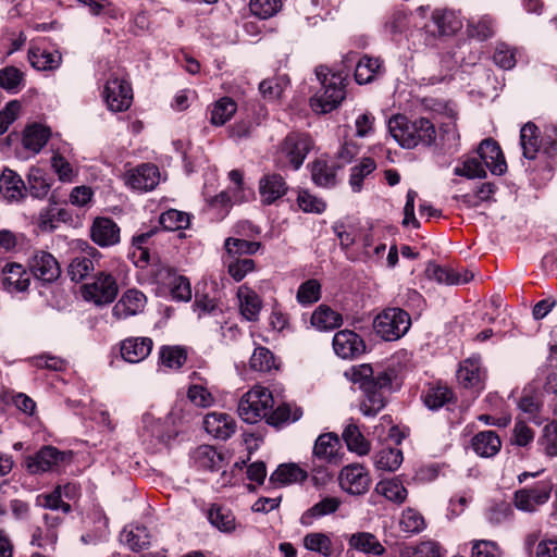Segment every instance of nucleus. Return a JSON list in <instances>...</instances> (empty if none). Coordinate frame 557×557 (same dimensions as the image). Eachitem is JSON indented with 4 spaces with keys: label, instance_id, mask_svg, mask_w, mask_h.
<instances>
[{
    "label": "nucleus",
    "instance_id": "de8ad7c7",
    "mask_svg": "<svg viewBox=\"0 0 557 557\" xmlns=\"http://www.w3.org/2000/svg\"><path fill=\"white\" fill-rule=\"evenodd\" d=\"M224 247L228 258L234 259L240 256L255 255L260 249L261 244L259 242L228 237L225 239Z\"/></svg>",
    "mask_w": 557,
    "mask_h": 557
},
{
    "label": "nucleus",
    "instance_id": "09e8293b",
    "mask_svg": "<svg viewBox=\"0 0 557 557\" xmlns=\"http://www.w3.org/2000/svg\"><path fill=\"white\" fill-rule=\"evenodd\" d=\"M375 491L396 504H401L407 498V490L397 479L380 481L375 486Z\"/></svg>",
    "mask_w": 557,
    "mask_h": 557
},
{
    "label": "nucleus",
    "instance_id": "f704fd0d",
    "mask_svg": "<svg viewBox=\"0 0 557 557\" xmlns=\"http://www.w3.org/2000/svg\"><path fill=\"white\" fill-rule=\"evenodd\" d=\"M520 145L524 158L529 160L536 158L542 140L540 139V129L534 123L529 122L522 126L520 131Z\"/></svg>",
    "mask_w": 557,
    "mask_h": 557
},
{
    "label": "nucleus",
    "instance_id": "7c9ffc66",
    "mask_svg": "<svg viewBox=\"0 0 557 557\" xmlns=\"http://www.w3.org/2000/svg\"><path fill=\"white\" fill-rule=\"evenodd\" d=\"M49 137V128L40 124H33L24 129L22 145L25 150H27L32 154H36L44 148Z\"/></svg>",
    "mask_w": 557,
    "mask_h": 557
},
{
    "label": "nucleus",
    "instance_id": "1a4fd4ad",
    "mask_svg": "<svg viewBox=\"0 0 557 557\" xmlns=\"http://www.w3.org/2000/svg\"><path fill=\"white\" fill-rule=\"evenodd\" d=\"M119 286L114 276L108 272H98L92 282L82 286V296L96 306H104L115 300Z\"/></svg>",
    "mask_w": 557,
    "mask_h": 557
},
{
    "label": "nucleus",
    "instance_id": "39448f33",
    "mask_svg": "<svg viewBox=\"0 0 557 557\" xmlns=\"http://www.w3.org/2000/svg\"><path fill=\"white\" fill-rule=\"evenodd\" d=\"M314 146L309 134L290 132L278 144L275 163L281 170H299Z\"/></svg>",
    "mask_w": 557,
    "mask_h": 557
},
{
    "label": "nucleus",
    "instance_id": "79ce46f5",
    "mask_svg": "<svg viewBox=\"0 0 557 557\" xmlns=\"http://www.w3.org/2000/svg\"><path fill=\"white\" fill-rule=\"evenodd\" d=\"M403 451L399 448L384 447L373 456V462L377 470L393 472L403 462Z\"/></svg>",
    "mask_w": 557,
    "mask_h": 557
},
{
    "label": "nucleus",
    "instance_id": "a18cd8bd",
    "mask_svg": "<svg viewBox=\"0 0 557 557\" xmlns=\"http://www.w3.org/2000/svg\"><path fill=\"white\" fill-rule=\"evenodd\" d=\"M302 411L298 407L292 408L289 404L283 403L275 409H271L267 418V423L273 426H281L287 422H295L300 419Z\"/></svg>",
    "mask_w": 557,
    "mask_h": 557
},
{
    "label": "nucleus",
    "instance_id": "2eb2a0df",
    "mask_svg": "<svg viewBox=\"0 0 557 557\" xmlns=\"http://www.w3.org/2000/svg\"><path fill=\"white\" fill-rule=\"evenodd\" d=\"M65 458V453L53 446H44L26 459V468L33 474L53 471Z\"/></svg>",
    "mask_w": 557,
    "mask_h": 557
},
{
    "label": "nucleus",
    "instance_id": "603ef678",
    "mask_svg": "<svg viewBox=\"0 0 557 557\" xmlns=\"http://www.w3.org/2000/svg\"><path fill=\"white\" fill-rule=\"evenodd\" d=\"M304 546L311 552L319 553L324 557H330L333 554L332 541L325 533L313 532L304 537Z\"/></svg>",
    "mask_w": 557,
    "mask_h": 557
},
{
    "label": "nucleus",
    "instance_id": "864d4df0",
    "mask_svg": "<svg viewBox=\"0 0 557 557\" xmlns=\"http://www.w3.org/2000/svg\"><path fill=\"white\" fill-rule=\"evenodd\" d=\"M376 169V163L371 158H363L361 162L351 168L349 184L355 193H359L362 188L364 177Z\"/></svg>",
    "mask_w": 557,
    "mask_h": 557
},
{
    "label": "nucleus",
    "instance_id": "338daca9",
    "mask_svg": "<svg viewBox=\"0 0 557 557\" xmlns=\"http://www.w3.org/2000/svg\"><path fill=\"white\" fill-rule=\"evenodd\" d=\"M471 546V557H503L500 547L494 541L473 540Z\"/></svg>",
    "mask_w": 557,
    "mask_h": 557
},
{
    "label": "nucleus",
    "instance_id": "473e14b6",
    "mask_svg": "<svg viewBox=\"0 0 557 557\" xmlns=\"http://www.w3.org/2000/svg\"><path fill=\"white\" fill-rule=\"evenodd\" d=\"M121 541L133 552H139L149 547L151 535L144 525H128L123 529Z\"/></svg>",
    "mask_w": 557,
    "mask_h": 557
},
{
    "label": "nucleus",
    "instance_id": "72a5a7b5",
    "mask_svg": "<svg viewBox=\"0 0 557 557\" xmlns=\"http://www.w3.org/2000/svg\"><path fill=\"white\" fill-rule=\"evenodd\" d=\"M339 166L329 163L324 159H318L311 164V177L319 187L331 188L337 183L336 171Z\"/></svg>",
    "mask_w": 557,
    "mask_h": 557
},
{
    "label": "nucleus",
    "instance_id": "b1692460",
    "mask_svg": "<svg viewBox=\"0 0 557 557\" xmlns=\"http://www.w3.org/2000/svg\"><path fill=\"white\" fill-rule=\"evenodd\" d=\"M425 273L429 278L447 285L466 284L473 278V274L468 270L458 271L436 263H429Z\"/></svg>",
    "mask_w": 557,
    "mask_h": 557
},
{
    "label": "nucleus",
    "instance_id": "f257e3e1",
    "mask_svg": "<svg viewBox=\"0 0 557 557\" xmlns=\"http://www.w3.org/2000/svg\"><path fill=\"white\" fill-rule=\"evenodd\" d=\"M362 392L359 409L366 417H375L386 405V391L392 387L393 371L374 370L370 364L354 366L345 372Z\"/></svg>",
    "mask_w": 557,
    "mask_h": 557
},
{
    "label": "nucleus",
    "instance_id": "37998d69",
    "mask_svg": "<svg viewBox=\"0 0 557 557\" xmlns=\"http://www.w3.org/2000/svg\"><path fill=\"white\" fill-rule=\"evenodd\" d=\"M342 437L350 451H355L360 456L367 455L370 451V443L366 440L358 425L354 423L348 424L344 429Z\"/></svg>",
    "mask_w": 557,
    "mask_h": 557
},
{
    "label": "nucleus",
    "instance_id": "e2e57ef3",
    "mask_svg": "<svg viewBox=\"0 0 557 557\" xmlns=\"http://www.w3.org/2000/svg\"><path fill=\"white\" fill-rule=\"evenodd\" d=\"M399 524L401 530L407 533H419L425 528L423 516L412 508L403 511Z\"/></svg>",
    "mask_w": 557,
    "mask_h": 557
},
{
    "label": "nucleus",
    "instance_id": "ddd939ff",
    "mask_svg": "<svg viewBox=\"0 0 557 557\" xmlns=\"http://www.w3.org/2000/svg\"><path fill=\"white\" fill-rule=\"evenodd\" d=\"M339 486L343 491L351 495H362L369 491L370 476L363 466L352 463L341 470Z\"/></svg>",
    "mask_w": 557,
    "mask_h": 557
},
{
    "label": "nucleus",
    "instance_id": "a878e982",
    "mask_svg": "<svg viewBox=\"0 0 557 557\" xmlns=\"http://www.w3.org/2000/svg\"><path fill=\"white\" fill-rule=\"evenodd\" d=\"M26 194V186L21 176L4 169L0 175V196L8 202L20 201Z\"/></svg>",
    "mask_w": 557,
    "mask_h": 557
},
{
    "label": "nucleus",
    "instance_id": "69168bd1",
    "mask_svg": "<svg viewBox=\"0 0 557 557\" xmlns=\"http://www.w3.org/2000/svg\"><path fill=\"white\" fill-rule=\"evenodd\" d=\"M321 297V285L317 280H308L302 283L297 292V300L301 305H311Z\"/></svg>",
    "mask_w": 557,
    "mask_h": 557
},
{
    "label": "nucleus",
    "instance_id": "6e6552de",
    "mask_svg": "<svg viewBox=\"0 0 557 557\" xmlns=\"http://www.w3.org/2000/svg\"><path fill=\"white\" fill-rule=\"evenodd\" d=\"M553 487V482L545 480L532 486L519 488L513 493L512 503L522 512L535 513L549 500Z\"/></svg>",
    "mask_w": 557,
    "mask_h": 557
},
{
    "label": "nucleus",
    "instance_id": "a211bd4d",
    "mask_svg": "<svg viewBox=\"0 0 557 557\" xmlns=\"http://www.w3.org/2000/svg\"><path fill=\"white\" fill-rule=\"evenodd\" d=\"M90 237L99 247H111L120 243V227L111 218L98 216L90 227Z\"/></svg>",
    "mask_w": 557,
    "mask_h": 557
},
{
    "label": "nucleus",
    "instance_id": "0e129e2a",
    "mask_svg": "<svg viewBox=\"0 0 557 557\" xmlns=\"http://www.w3.org/2000/svg\"><path fill=\"white\" fill-rule=\"evenodd\" d=\"M493 62L503 70H511L516 65V49L505 42L495 47Z\"/></svg>",
    "mask_w": 557,
    "mask_h": 557
},
{
    "label": "nucleus",
    "instance_id": "c03bdc74",
    "mask_svg": "<svg viewBox=\"0 0 557 557\" xmlns=\"http://www.w3.org/2000/svg\"><path fill=\"white\" fill-rule=\"evenodd\" d=\"M307 478V473L294 463L281 465L271 474L270 482L274 484H292L302 482Z\"/></svg>",
    "mask_w": 557,
    "mask_h": 557
},
{
    "label": "nucleus",
    "instance_id": "6e6d98bb",
    "mask_svg": "<svg viewBox=\"0 0 557 557\" xmlns=\"http://www.w3.org/2000/svg\"><path fill=\"white\" fill-rule=\"evenodd\" d=\"M159 355L163 366L175 370L180 369L187 359L185 349L178 346H162Z\"/></svg>",
    "mask_w": 557,
    "mask_h": 557
},
{
    "label": "nucleus",
    "instance_id": "423d86ee",
    "mask_svg": "<svg viewBox=\"0 0 557 557\" xmlns=\"http://www.w3.org/2000/svg\"><path fill=\"white\" fill-rule=\"evenodd\" d=\"M273 406L272 393L267 387L256 385L242 396L237 411L244 422L253 424L267 420Z\"/></svg>",
    "mask_w": 557,
    "mask_h": 557
},
{
    "label": "nucleus",
    "instance_id": "5701e85b",
    "mask_svg": "<svg viewBox=\"0 0 557 557\" xmlns=\"http://www.w3.org/2000/svg\"><path fill=\"white\" fill-rule=\"evenodd\" d=\"M203 428L208 434L225 441L235 432V422L227 413L210 412L203 419Z\"/></svg>",
    "mask_w": 557,
    "mask_h": 557
},
{
    "label": "nucleus",
    "instance_id": "f8f14e48",
    "mask_svg": "<svg viewBox=\"0 0 557 557\" xmlns=\"http://www.w3.org/2000/svg\"><path fill=\"white\" fill-rule=\"evenodd\" d=\"M177 408H174L168 419L162 421L156 419L150 412H146L141 418V432L140 436L144 442H149L151 445L165 444L172 437L173 431L169 428V420H173L177 417Z\"/></svg>",
    "mask_w": 557,
    "mask_h": 557
},
{
    "label": "nucleus",
    "instance_id": "aec40b11",
    "mask_svg": "<svg viewBox=\"0 0 557 557\" xmlns=\"http://www.w3.org/2000/svg\"><path fill=\"white\" fill-rule=\"evenodd\" d=\"M485 374L481 368V358L472 356L466 359L457 371V379L465 388H473L476 392L483 388Z\"/></svg>",
    "mask_w": 557,
    "mask_h": 557
},
{
    "label": "nucleus",
    "instance_id": "9b49d317",
    "mask_svg": "<svg viewBox=\"0 0 557 557\" xmlns=\"http://www.w3.org/2000/svg\"><path fill=\"white\" fill-rule=\"evenodd\" d=\"M32 275L42 283H53L61 275V267L55 257L45 250H35L28 259Z\"/></svg>",
    "mask_w": 557,
    "mask_h": 557
},
{
    "label": "nucleus",
    "instance_id": "ea45409f",
    "mask_svg": "<svg viewBox=\"0 0 557 557\" xmlns=\"http://www.w3.org/2000/svg\"><path fill=\"white\" fill-rule=\"evenodd\" d=\"M249 368L257 372L270 373L273 370H278L280 366L269 348L259 346L255 348L250 357Z\"/></svg>",
    "mask_w": 557,
    "mask_h": 557
},
{
    "label": "nucleus",
    "instance_id": "f3484780",
    "mask_svg": "<svg viewBox=\"0 0 557 557\" xmlns=\"http://www.w3.org/2000/svg\"><path fill=\"white\" fill-rule=\"evenodd\" d=\"M480 161L494 175H503L507 170V163L498 143L492 138L482 140L478 148Z\"/></svg>",
    "mask_w": 557,
    "mask_h": 557
},
{
    "label": "nucleus",
    "instance_id": "bf43d9fd",
    "mask_svg": "<svg viewBox=\"0 0 557 557\" xmlns=\"http://www.w3.org/2000/svg\"><path fill=\"white\" fill-rule=\"evenodd\" d=\"M451 391L442 385L432 386L424 395V404L428 408L435 410L443 407L451 399Z\"/></svg>",
    "mask_w": 557,
    "mask_h": 557
},
{
    "label": "nucleus",
    "instance_id": "680f3d73",
    "mask_svg": "<svg viewBox=\"0 0 557 557\" xmlns=\"http://www.w3.org/2000/svg\"><path fill=\"white\" fill-rule=\"evenodd\" d=\"M95 270L94 262L85 256L75 257L69 265V275L72 281L81 282Z\"/></svg>",
    "mask_w": 557,
    "mask_h": 557
},
{
    "label": "nucleus",
    "instance_id": "3c124183",
    "mask_svg": "<svg viewBox=\"0 0 557 557\" xmlns=\"http://www.w3.org/2000/svg\"><path fill=\"white\" fill-rule=\"evenodd\" d=\"M382 63L376 58L363 57L361 58L355 70V79L358 84L370 83L375 74L380 71Z\"/></svg>",
    "mask_w": 557,
    "mask_h": 557
},
{
    "label": "nucleus",
    "instance_id": "0eeeda50",
    "mask_svg": "<svg viewBox=\"0 0 557 557\" xmlns=\"http://www.w3.org/2000/svg\"><path fill=\"white\" fill-rule=\"evenodd\" d=\"M410 325V315L398 307L384 309L373 321L375 333L384 341L399 339L409 331Z\"/></svg>",
    "mask_w": 557,
    "mask_h": 557
},
{
    "label": "nucleus",
    "instance_id": "f03ea898",
    "mask_svg": "<svg viewBox=\"0 0 557 557\" xmlns=\"http://www.w3.org/2000/svg\"><path fill=\"white\" fill-rule=\"evenodd\" d=\"M388 131L399 146L406 149L430 147L436 139L435 126L426 117L409 120L401 114L394 115L388 121Z\"/></svg>",
    "mask_w": 557,
    "mask_h": 557
},
{
    "label": "nucleus",
    "instance_id": "49530a36",
    "mask_svg": "<svg viewBox=\"0 0 557 557\" xmlns=\"http://www.w3.org/2000/svg\"><path fill=\"white\" fill-rule=\"evenodd\" d=\"M25 85L24 73L8 65L0 70V87L9 94H17Z\"/></svg>",
    "mask_w": 557,
    "mask_h": 557
},
{
    "label": "nucleus",
    "instance_id": "393cba45",
    "mask_svg": "<svg viewBox=\"0 0 557 557\" xmlns=\"http://www.w3.org/2000/svg\"><path fill=\"white\" fill-rule=\"evenodd\" d=\"M288 190L285 178L277 173L265 174L259 182V193L263 203L271 205Z\"/></svg>",
    "mask_w": 557,
    "mask_h": 557
},
{
    "label": "nucleus",
    "instance_id": "13d9d810",
    "mask_svg": "<svg viewBox=\"0 0 557 557\" xmlns=\"http://www.w3.org/2000/svg\"><path fill=\"white\" fill-rule=\"evenodd\" d=\"M404 557H442V547L435 541H423L403 550Z\"/></svg>",
    "mask_w": 557,
    "mask_h": 557
},
{
    "label": "nucleus",
    "instance_id": "c756f323",
    "mask_svg": "<svg viewBox=\"0 0 557 557\" xmlns=\"http://www.w3.org/2000/svg\"><path fill=\"white\" fill-rule=\"evenodd\" d=\"M341 499L327 496L307 509L300 517V524L311 527L317 519L335 512L341 506Z\"/></svg>",
    "mask_w": 557,
    "mask_h": 557
},
{
    "label": "nucleus",
    "instance_id": "58836bf2",
    "mask_svg": "<svg viewBox=\"0 0 557 557\" xmlns=\"http://www.w3.org/2000/svg\"><path fill=\"white\" fill-rule=\"evenodd\" d=\"M342 323V315L325 305H320L311 315V324L320 331L334 330Z\"/></svg>",
    "mask_w": 557,
    "mask_h": 557
},
{
    "label": "nucleus",
    "instance_id": "2f4dec72",
    "mask_svg": "<svg viewBox=\"0 0 557 557\" xmlns=\"http://www.w3.org/2000/svg\"><path fill=\"white\" fill-rule=\"evenodd\" d=\"M193 460L201 469L218 471L222 468L224 456L213 446L200 445L193 451Z\"/></svg>",
    "mask_w": 557,
    "mask_h": 557
},
{
    "label": "nucleus",
    "instance_id": "cd10ccee",
    "mask_svg": "<svg viewBox=\"0 0 557 557\" xmlns=\"http://www.w3.org/2000/svg\"><path fill=\"white\" fill-rule=\"evenodd\" d=\"M237 297L239 300L240 314L247 321L256 322L262 309L260 296L251 288L243 285L238 288Z\"/></svg>",
    "mask_w": 557,
    "mask_h": 557
},
{
    "label": "nucleus",
    "instance_id": "412c9836",
    "mask_svg": "<svg viewBox=\"0 0 557 557\" xmlns=\"http://www.w3.org/2000/svg\"><path fill=\"white\" fill-rule=\"evenodd\" d=\"M2 286L9 293H22L28 289L30 274L18 263H7L2 269Z\"/></svg>",
    "mask_w": 557,
    "mask_h": 557
},
{
    "label": "nucleus",
    "instance_id": "8fccbe9b",
    "mask_svg": "<svg viewBox=\"0 0 557 557\" xmlns=\"http://www.w3.org/2000/svg\"><path fill=\"white\" fill-rule=\"evenodd\" d=\"M495 21L490 15H483L478 20H470L468 22V34L478 40H486L494 36Z\"/></svg>",
    "mask_w": 557,
    "mask_h": 557
},
{
    "label": "nucleus",
    "instance_id": "4468645a",
    "mask_svg": "<svg viewBox=\"0 0 557 557\" xmlns=\"http://www.w3.org/2000/svg\"><path fill=\"white\" fill-rule=\"evenodd\" d=\"M153 348V341L148 336H129L119 343L121 358L128 363L146 360Z\"/></svg>",
    "mask_w": 557,
    "mask_h": 557
},
{
    "label": "nucleus",
    "instance_id": "4be33fe9",
    "mask_svg": "<svg viewBox=\"0 0 557 557\" xmlns=\"http://www.w3.org/2000/svg\"><path fill=\"white\" fill-rule=\"evenodd\" d=\"M146 301L147 298L144 293L137 289H129L114 305L112 315L117 320L135 315L144 309Z\"/></svg>",
    "mask_w": 557,
    "mask_h": 557
},
{
    "label": "nucleus",
    "instance_id": "5fc2aeb1",
    "mask_svg": "<svg viewBox=\"0 0 557 557\" xmlns=\"http://www.w3.org/2000/svg\"><path fill=\"white\" fill-rule=\"evenodd\" d=\"M513 518V509L510 503L499 502L492 504L485 510V519L492 525H499Z\"/></svg>",
    "mask_w": 557,
    "mask_h": 557
},
{
    "label": "nucleus",
    "instance_id": "9d476101",
    "mask_svg": "<svg viewBox=\"0 0 557 557\" xmlns=\"http://www.w3.org/2000/svg\"><path fill=\"white\" fill-rule=\"evenodd\" d=\"M103 98L111 111L123 112L132 104L133 90L127 81L113 74L104 85Z\"/></svg>",
    "mask_w": 557,
    "mask_h": 557
},
{
    "label": "nucleus",
    "instance_id": "dca6fc26",
    "mask_svg": "<svg viewBox=\"0 0 557 557\" xmlns=\"http://www.w3.org/2000/svg\"><path fill=\"white\" fill-rule=\"evenodd\" d=\"M333 348L335 354L343 359L359 357L366 350L363 339L354 331L343 330L333 337Z\"/></svg>",
    "mask_w": 557,
    "mask_h": 557
},
{
    "label": "nucleus",
    "instance_id": "c85d7f7f",
    "mask_svg": "<svg viewBox=\"0 0 557 557\" xmlns=\"http://www.w3.org/2000/svg\"><path fill=\"white\" fill-rule=\"evenodd\" d=\"M28 61L38 71H53L60 66L62 57L57 50L49 51L40 47H30L28 50Z\"/></svg>",
    "mask_w": 557,
    "mask_h": 557
},
{
    "label": "nucleus",
    "instance_id": "20e7f679",
    "mask_svg": "<svg viewBox=\"0 0 557 557\" xmlns=\"http://www.w3.org/2000/svg\"><path fill=\"white\" fill-rule=\"evenodd\" d=\"M341 441L336 433H323L318 436L312 449V473L317 483L325 484L332 473L327 466H338L342 461Z\"/></svg>",
    "mask_w": 557,
    "mask_h": 557
},
{
    "label": "nucleus",
    "instance_id": "c9c22d12",
    "mask_svg": "<svg viewBox=\"0 0 557 557\" xmlns=\"http://www.w3.org/2000/svg\"><path fill=\"white\" fill-rule=\"evenodd\" d=\"M348 544L351 548L364 554L382 556L385 553V547L377 537L370 532H357L351 534Z\"/></svg>",
    "mask_w": 557,
    "mask_h": 557
},
{
    "label": "nucleus",
    "instance_id": "774afa93",
    "mask_svg": "<svg viewBox=\"0 0 557 557\" xmlns=\"http://www.w3.org/2000/svg\"><path fill=\"white\" fill-rule=\"evenodd\" d=\"M540 444L543 446L547 456H557V422L552 421L543 429V435L540 438Z\"/></svg>",
    "mask_w": 557,
    "mask_h": 557
},
{
    "label": "nucleus",
    "instance_id": "7ed1b4c3",
    "mask_svg": "<svg viewBox=\"0 0 557 557\" xmlns=\"http://www.w3.org/2000/svg\"><path fill=\"white\" fill-rule=\"evenodd\" d=\"M321 88L310 98V108L318 114H326L335 110L345 99L344 78L320 66L315 70Z\"/></svg>",
    "mask_w": 557,
    "mask_h": 557
},
{
    "label": "nucleus",
    "instance_id": "4c0bfd02",
    "mask_svg": "<svg viewBox=\"0 0 557 557\" xmlns=\"http://www.w3.org/2000/svg\"><path fill=\"white\" fill-rule=\"evenodd\" d=\"M209 522L223 533H232L236 530L234 513L223 506L213 504L208 510Z\"/></svg>",
    "mask_w": 557,
    "mask_h": 557
},
{
    "label": "nucleus",
    "instance_id": "4d7b16f0",
    "mask_svg": "<svg viewBox=\"0 0 557 557\" xmlns=\"http://www.w3.org/2000/svg\"><path fill=\"white\" fill-rule=\"evenodd\" d=\"M159 222L164 230L176 231L188 227L190 220L186 212L170 209L160 215Z\"/></svg>",
    "mask_w": 557,
    "mask_h": 557
},
{
    "label": "nucleus",
    "instance_id": "a19ab883",
    "mask_svg": "<svg viewBox=\"0 0 557 557\" xmlns=\"http://www.w3.org/2000/svg\"><path fill=\"white\" fill-rule=\"evenodd\" d=\"M237 111V103L230 97H223L213 103L210 110V122L214 126H222L230 121Z\"/></svg>",
    "mask_w": 557,
    "mask_h": 557
},
{
    "label": "nucleus",
    "instance_id": "e433bc0d",
    "mask_svg": "<svg viewBox=\"0 0 557 557\" xmlns=\"http://www.w3.org/2000/svg\"><path fill=\"white\" fill-rule=\"evenodd\" d=\"M432 22L441 36H449L462 27L458 14L450 10H435L432 14Z\"/></svg>",
    "mask_w": 557,
    "mask_h": 557
},
{
    "label": "nucleus",
    "instance_id": "052dcab7",
    "mask_svg": "<svg viewBox=\"0 0 557 557\" xmlns=\"http://www.w3.org/2000/svg\"><path fill=\"white\" fill-rule=\"evenodd\" d=\"M169 285L171 295L176 300L188 301L191 298V287L189 280L183 275L169 273Z\"/></svg>",
    "mask_w": 557,
    "mask_h": 557
},
{
    "label": "nucleus",
    "instance_id": "bb28decb",
    "mask_svg": "<svg viewBox=\"0 0 557 557\" xmlns=\"http://www.w3.org/2000/svg\"><path fill=\"white\" fill-rule=\"evenodd\" d=\"M471 448L479 457L492 458L500 450L502 441L495 431H481L471 438Z\"/></svg>",
    "mask_w": 557,
    "mask_h": 557
},
{
    "label": "nucleus",
    "instance_id": "6ab92c4d",
    "mask_svg": "<svg viewBox=\"0 0 557 557\" xmlns=\"http://www.w3.org/2000/svg\"><path fill=\"white\" fill-rule=\"evenodd\" d=\"M160 181L159 169L154 164L144 163L131 171L126 176V184L136 190L148 191L153 189Z\"/></svg>",
    "mask_w": 557,
    "mask_h": 557
}]
</instances>
